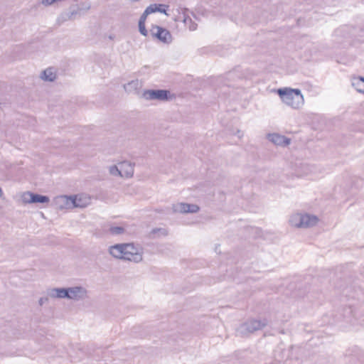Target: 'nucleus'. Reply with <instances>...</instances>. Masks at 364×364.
Segmentation results:
<instances>
[{
  "mask_svg": "<svg viewBox=\"0 0 364 364\" xmlns=\"http://www.w3.org/2000/svg\"><path fill=\"white\" fill-rule=\"evenodd\" d=\"M149 15L145 10L139 18V22L145 23L147 16Z\"/></svg>",
  "mask_w": 364,
  "mask_h": 364,
  "instance_id": "nucleus-25",
  "label": "nucleus"
},
{
  "mask_svg": "<svg viewBox=\"0 0 364 364\" xmlns=\"http://www.w3.org/2000/svg\"><path fill=\"white\" fill-rule=\"evenodd\" d=\"M109 232L113 235H119L123 234L125 232V229L122 226H112L109 228Z\"/></svg>",
  "mask_w": 364,
  "mask_h": 364,
  "instance_id": "nucleus-19",
  "label": "nucleus"
},
{
  "mask_svg": "<svg viewBox=\"0 0 364 364\" xmlns=\"http://www.w3.org/2000/svg\"><path fill=\"white\" fill-rule=\"evenodd\" d=\"M352 85L358 92L364 93V77H359L355 78L352 82Z\"/></svg>",
  "mask_w": 364,
  "mask_h": 364,
  "instance_id": "nucleus-18",
  "label": "nucleus"
},
{
  "mask_svg": "<svg viewBox=\"0 0 364 364\" xmlns=\"http://www.w3.org/2000/svg\"><path fill=\"white\" fill-rule=\"evenodd\" d=\"M21 199L23 203H48L50 198L47 196L27 191L23 193Z\"/></svg>",
  "mask_w": 364,
  "mask_h": 364,
  "instance_id": "nucleus-7",
  "label": "nucleus"
},
{
  "mask_svg": "<svg viewBox=\"0 0 364 364\" xmlns=\"http://www.w3.org/2000/svg\"><path fill=\"white\" fill-rule=\"evenodd\" d=\"M150 31L153 37L164 43H169L172 41V36L170 31L161 26L152 25Z\"/></svg>",
  "mask_w": 364,
  "mask_h": 364,
  "instance_id": "nucleus-6",
  "label": "nucleus"
},
{
  "mask_svg": "<svg viewBox=\"0 0 364 364\" xmlns=\"http://www.w3.org/2000/svg\"><path fill=\"white\" fill-rule=\"evenodd\" d=\"M145 11H146L149 14H153V13L156 12V4H150L149 6H147V7L146 8Z\"/></svg>",
  "mask_w": 364,
  "mask_h": 364,
  "instance_id": "nucleus-24",
  "label": "nucleus"
},
{
  "mask_svg": "<svg viewBox=\"0 0 364 364\" xmlns=\"http://www.w3.org/2000/svg\"><path fill=\"white\" fill-rule=\"evenodd\" d=\"M183 22L185 24L190 23L189 25V29L191 31H195L197 28V24L192 21V19L189 16H184Z\"/></svg>",
  "mask_w": 364,
  "mask_h": 364,
  "instance_id": "nucleus-20",
  "label": "nucleus"
},
{
  "mask_svg": "<svg viewBox=\"0 0 364 364\" xmlns=\"http://www.w3.org/2000/svg\"><path fill=\"white\" fill-rule=\"evenodd\" d=\"M109 173L113 176H121V171H120L119 167L118 168L115 165L110 166Z\"/></svg>",
  "mask_w": 364,
  "mask_h": 364,
  "instance_id": "nucleus-23",
  "label": "nucleus"
},
{
  "mask_svg": "<svg viewBox=\"0 0 364 364\" xmlns=\"http://www.w3.org/2000/svg\"><path fill=\"white\" fill-rule=\"evenodd\" d=\"M123 243L116 244L109 247V252L111 255L117 259L125 260L124 251L123 250Z\"/></svg>",
  "mask_w": 364,
  "mask_h": 364,
  "instance_id": "nucleus-13",
  "label": "nucleus"
},
{
  "mask_svg": "<svg viewBox=\"0 0 364 364\" xmlns=\"http://www.w3.org/2000/svg\"><path fill=\"white\" fill-rule=\"evenodd\" d=\"M173 212L181 213H196L200 210V208L196 204H189L186 203H180L173 205Z\"/></svg>",
  "mask_w": 364,
  "mask_h": 364,
  "instance_id": "nucleus-8",
  "label": "nucleus"
},
{
  "mask_svg": "<svg viewBox=\"0 0 364 364\" xmlns=\"http://www.w3.org/2000/svg\"><path fill=\"white\" fill-rule=\"evenodd\" d=\"M267 139L274 144L282 147L287 146L291 143V139L277 133L268 134Z\"/></svg>",
  "mask_w": 364,
  "mask_h": 364,
  "instance_id": "nucleus-9",
  "label": "nucleus"
},
{
  "mask_svg": "<svg viewBox=\"0 0 364 364\" xmlns=\"http://www.w3.org/2000/svg\"><path fill=\"white\" fill-rule=\"evenodd\" d=\"M55 203L60 209L75 208L73 196H58L55 198Z\"/></svg>",
  "mask_w": 364,
  "mask_h": 364,
  "instance_id": "nucleus-11",
  "label": "nucleus"
},
{
  "mask_svg": "<svg viewBox=\"0 0 364 364\" xmlns=\"http://www.w3.org/2000/svg\"><path fill=\"white\" fill-rule=\"evenodd\" d=\"M48 301V297H41L40 298L38 303L41 306H42L44 303L47 302Z\"/></svg>",
  "mask_w": 364,
  "mask_h": 364,
  "instance_id": "nucleus-28",
  "label": "nucleus"
},
{
  "mask_svg": "<svg viewBox=\"0 0 364 364\" xmlns=\"http://www.w3.org/2000/svg\"><path fill=\"white\" fill-rule=\"evenodd\" d=\"M55 0H43L42 4L45 6H50L55 3Z\"/></svg>",
  "mask_w": 364,
  "mask_h": 364,
  "instance_id": "nucleus-26",
  "label": "nucleus"
},
{
  "mask_svg": "<svg viewBox=\"0 0 364 364\" xmlns=\"http://www.w3.org/2000/svg\"><path fill=\"white\" fill-rule=\"evenodd\" d=\"M237 134H238V136L240 138L242 136V135H240V131H237Z\"/></svg>",
  "mask_w": 364,
  "mask_h": 364,
  "instance_id": "nucleus-30",
  "label": "nucleus"
},
{
  "mask_svg": "<svg viewBox=\"0 0 364 364\" xmlns=\"http://www.w3.org/2000/svg\"><path fill=\"white\" fill-rule=\"evenodd\" d=\"M2 196V189L0 188V197Z\"/></svg>",
  "mask_w": 364,
  "mask_h": 364,
  "instance_id": "nucleus-31",
  "label": "nucleus"
},
{
  "mask_svg": "<svg viewBox=\"0 0 364 364\" xmlns=\"http://www.w3.org/2000/svg\"><path fill=\"white\" fill-rule=\"evenodd\" d=\"M75 208H85L90 203V198L83 195L73 196Z\"/></svg>",
  "mask_w": 364,
  "mask_h": 364,
  "instance_id": "nucleus-15",
  "label": "nucleus"
},
{
  "mask_svg": "<svg viewBox=\"0 0 364 364\" xmlns=\"http://www.w3.org/2000/svg\"><path fill=\"white\" fill-rule=\"evenodd\" d=\"M77 14V11H71L68 15H69V18H72L73 16H74L75 14Z\"/></svg>",
  "mask_w": 364,
  "mask_h": 364,
  "instance_id": "nucleus-29",
  "label": "nucleus"
},
{
  "mask_svg": "<svg viewBox=\"0 0 364 364\" xmlns=\"http://www.w3.org/2000/svg\"><path fill=\"white\" fill-rule=\"evenodd\" d=\"M87 290L80 286L69 287L68 299L74 300L82 299L86 296Z\"/></svg>",
  "mask_w": 364,
  "mask_h": 364,
  "instance_id": "nucleus-10",
  "label": "nucleus"
},
{
  "mask_svg": "<svg viewBox=\"0 0 364 364\" xmlns=\"http://www.w3.org/2000/svg\"><path fill=\"white\" fill-rule=\"evenodd\" d=\"M119 167L121 171V176L130 178L134 174V164L129 161H124L119 163Z\"/></svg>",
  "mask_w": 364,
  "mask_h": 364,
  "instance_id": "nucleus-12",
  "label": "nucleus"
},
{
  "mask_svg": "<svg viewBox=\"0 0 364 364\" xmlns=\"http://www.w3.org/2000/svg\"><path fill=\"white\" fill-rule=\"evenodd\" d=\"M138 26H139V33L142 36H148V31L146 28L145 23H140V22H139Z\"/></svg>",
  "mask_w": 364,
  "mask_h": 364,
  "instance_id": "nucleus-22",
  "label": "nucleus"
},
{
  "mask_svg": "<svg viewBox=\"0 0 364 364\" xmlns=\"http://www.w3.org/2000/svg\"><path fill=\"white\" fill-rule=\"evenodd\" d=\"M69 287L53 288L50 290L48 295L53 298L68 299Z\"/></svg>",
  "mask_w": 364,
  "mask_h": 364,
  "instance_id": "nucleus-14",
  "label": "nucleus"
},
{
  "mask_svg": "<svg viewBox=\"0 0 364 364\" xmlns=\"http://www.w3.org/2000/svg\"><path fill=\"white\" fill-rule=\"evenodd\" d=\"M158 232H163V233L164 235L166 234L165 233L166 230L164 229H162V228H155V229H153L152 231H151V233L156 234Z\"/></svg>",
  "mask_w": 364,
  "mask_h": 364,
  "instance_id": "nucleus-27",
  "label": "nucleus"
},
{
  "mask_svg": "<svg viewBox=\"0 0 364 364\" xmlns=\"http://www.w3.org/2000/svg\"><path fill=\"white\" fill-rule=\"evenodd\" d=\"M268 324L267 318H250L240 325L237 329V333L242 337H248L255 331L263 329Z\"/></svg>",
  "mask_w": 364,
  "mask_h": 364,
  "instance_id": "nucleus-2",
  "label": "nucleus"
},
{
  "mask_svg": "<svg viewBox=\"0 0 364 364\" xmlns=\"http://www.w3.org/2000/svg\"><path fill=\"white\" fill-rule=\"evenodd\" d=\"M277 94L284 103L294 109H299L304 105V96L299 89L279 88Z\"/></svg>",
  "mask_w": 364,
  "mask_h": 364,
  "instance_id": "nucleus-1",
  "label": "nucleus"
},
{
  "mask_svg": "<svg viewBox=\"0 0 364 364\" xmlns=\"http://www.w3.org/2000/svg\"><path fill=\"white\" fill-rule=\"evenodd\" d=\"M123 250L124 251L125 260L139 262L142 260V255L139 251V248L132 243H123Z\"/></svg>",
  "mask_w": 364,
  "mask_h": 364,
  "instance_id": "nucleus-5",
  "label": "nucleus"
},
{
  "mask_svg": "<svg viewBox=\"0 0 364 364\" xmlns=\"http://www.w3.org/2000/svg\"><path fill=\"white\" fill-rule=\"evenodd\" d=\"M318 220V218L315 215L296 213L291 216L289 223L296 228H309L315 225Z\"/></svg>",
  "mask_w": 364,
  "mask_h": 364,
  "instance_id": "nucleus-3",
  "label": "nucleus"
},
{
  "mask_svg": "<svg viewBox=\"0 0 364 364\" xmlns=\"http://www.w3.org/2000/svg\"><path fill=\"white\" fill-rule=\"evenodd\" d=\"M41 77L45 81L53 82L56 78V73L53 68H48L41 73Z\"/></svg>",
  "mask_w": 364,
  "mask_h": 364,
  "instance_id": "nucleus-16",
  "label": "nucleus"
},
{
  "mask_svg": "<svg viewBox=\"0 0 364 364\" xmlns=\"http://www.w3.org/2000/svg\"><path fill=\"white\" fill-rule=\"evenodd\" d=\"M168 8V5L161 4H156V12H160L161 14L168 15L166 13Z\"/></svg>",
  "mask_w": 364,
  "mask_h": 364,
  "instance_id": "nucleus-21",
  "label": "nucleus"
},
{
  "mask_svg": "<svg viewBox=\"0 0 364 364\" xmlns=\"http://www.w3.org/2000/svg\"><path fill=\"white\" fill-rule=\"evenodd\" d=\"M143 97L147 100L168 101L171 99V92L168 90H146Z\"/></svg>",
  "mask_w": 364,
  "mask_h": 364,
  "instance_id": "nucleus-4",
  "label": "nucleus"
},
{
  "mask_svg": "<svg viewBox=\"0 0 364 364\" xmlns=\"http://www.w3.org/2000/svg\"><path fill=\"white\" fill-rule=\"evenodd\" d=\"M140 86V83L138 80H134L129 82L127 84L124 85V88L126 92H132L136 91Z\"/></svg>",
  "mask_w": 364,
  "mask_h": 364,
  "instance_id": "nucleus-17",
  "label": "nucleus"
}]
</instances>
